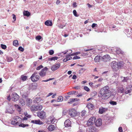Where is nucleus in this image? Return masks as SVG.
<instances>
[{
  "instance_id": "obj_1",
  "label": "nucleus",
  "mask_w": 132,
  "mask_h": 132,
  "mask_svg": "<svg viewBox=\"0 0 132 132\" xmlns=\"http://www.w3.org/2000/svg\"><path fill=\"white\" fill-rule=\"evenodd\" d=\"M98 93V96L103 101L108 99L111 94L109 87L107 85L101 88Z\"/></svg>"
},
{
  "instance_id": "obj_2",
  "label": "nucleus",
  "mask_w": 132,
  "mask_h": 132,
  "mask_svg": "<svg viewBox=\"0 0 132 132\" xmlns=\"http://www.w3.org/2000/svg\"><path fill=\"white\" fill-rule=\"evenodd\" d=\"M38 73L37 72H35L30 77L31 80L33 82L39 80L40 77L37 75Z\"/></svg>"
},
{
  "instance_id": "obj_3",
  "label": "nucleus",
  "mask_w": 132,
  "mask_h": 132,
  "mask_svg": "<svg viewBox=\"0 0 132 132\" xmlns=\"http://www.w3.org/2000/svg\"><path fill=\"white\" fill-rule=\"evenodd\" d=\"M21 121V118L19 116H17L14 117L13 120L12 121L11 123L13 125H18Z\"/></svg>"
},
{
  "instance_id": "obj_4",
  "label": "nucleus",
  "mask_w": 132,
  "mask_h": 132,
  "mask_svg": "<svg viewBox=\"0 0 132 132\" xmlns=\"http://www.w3.org/2000/svg\"><path fill=\"white\" fill-rule=\"evenodd\" d=\"M112 68L115 71H117L119 69L118 63L115 61H112L111 63Z\"/></svg>"
},
{
  "instance_id": "obj_5",
  "label": "nucleus",
  "mask_w": 132,
  "mask_h": 132,
  "mask_svg": "<svg viewBox=\"0 0 132 132\" xmlns=\"http://www.w3.org/2000/svg\"><path fill=\"white\" fill-rule=\"evenodd\" d=\"M96 118L95 117L90 118L87 121L86 125L88 126L92 125L95 122Z\"/></svg>"
},
{
  "instance_id": "obj_6",
  "label": "nucleus",
  "mask_w": 132,
  "mask_h": 132,
  "mask_svg": "<svg viewBox=\"0 0 132 132\" xmlns=\"http://www.w3.org/2000/svg\"><path fill=\"white\" fill-rule=\"evenodd\" d=\"M77 112L74 109H71L69 110V114L71 117H74L77 116Z\"/></svg>"
},
{
  "instance_id": "obj_7",
  "label": "nucleus",
  "mask_w": 132,
  "mask_h": 132,
  "mask_svg": "<svg viewBox=\"0 0 132 132\" xmlns=\"http://www.w3.org/2000/svg\"><path fill=\"white\" fill-rule=\"evenodd\" d=\"M48 69L46 67L43 69L39 72V75L42 77H43L46 75V73L48 70Z\"/></svg>"
},
{
  "instance_id": "obj_8",
  "label": "nucleus",
  "mask_w": 132,
  "mask_h": 132,
  "mask_svg": "<svg viewBox=\"0 0 132 132\" xmlns=\"http://www.w3.org/2000/svg\"><path fill=\"white\" fill-rule=\"evenodd\" d=\"M19 98V96L16 93H13L11 95V100L14 101H18Z\"/></svg>"
},
{
  "instance_id": "obj_9",
  "label": "nucleus",
  "mask_w": 132,
  "mask_h": 132,
  "mask_svg": "<svg viewBox=\"0 0 132 132\" xmlns=\"http://www.w3.org/2000/svg\"><path fill=\"white\" fill-rule=\"evenodd\" d=\"M60 65V63H56L54 65L51 66V69L52 71H55L58 69Z\"/></svg>"
},
{
  "instance_id": "obj_10",
  "label": "nucleus",
  "mask_w": 132,
  "mask_h": 132,
  "mask_svg": "<svg viewBox=\"0 0 132 132\" xmlns=\"http://www.w3.org/2000/svg\"><path fill=\"white\" fill-rule=\"evenodd\" d=\"M110 59V57L109 55L108 54L105 55L102 57L101 60L105 62H107L109 61Z\"/></svg>"
},
{
  "instance_id": "obj_11",
  "label": "nucleus",
  "mask_w": 132,
  "mask_h": 132,
  "mask_svg": "<svg viewBox=\"0 0 132 132\" xmlns=\"http://www.w3.org/2000/svg\"><path fill=\"white\" fill-rule=\"evenodd\" d=\"M46 114V113L43 111L37 113V116L42 119H44L45 117Z\"/></svg>"
},
{
  "instance_id": "obj_12",
  "label": "nucleus",
  "mask_w": 132,
  "mask_h": 132,
  "mask_svg": "<svg viewBox=\"0 0 132 132\" xmlns=\"http://www.w3.org/2000/svg\"><path fill=\"white\" fill-rule=\"evenodd\" d=\"M64 125L65 127H71V122L69 119L65 120L64 122Z\"/></svg>"
},
{
  "instance_id": "obj_13",
  "label": "nucleus",
  "mask_w": 132,
  "mask_h": 132,
  "mask_svg": "<svg viewBox=\"0 0 132 132\" xmlns=\"http://www.w3.org/2000/svg\"><path fill=\"white\" fill-rule=\"evenodd\" d=\"M94 123H95V125L97 127L100 126L102 125V119L100 118L98 119Z\"/></svg>"
},
{
  "instance_id": "obj_14",
  "label": "nucleus",
  "mask_w": 132,
  "mask_h": 132,
  "mask_svg": "<svg viewBox=\"0 0 132 132\" xmlns=\"http://www.w3.org/2000/svg\"><path fill=\"white\" fill-rule=\"evenodd\" d=\"M31 122L34 123L39 125H42L43 124V122L40 121V120H32L31 121Z\"/></svg>"
},
{
  "instance_id": "obj_15",
  "label": "nucleus",
  "mask_w": 132,
  "mask_h": 132,
  "mask_svg": "<svg viewBox=\"0 0 132 132\" xmlns=\"http://www.w3.org/2000/svg\"><path fill=\"white\" fill-rule=\"evenodd\" d=\"M107 109L101 107L100 108L99 110V113L100 114H102L104 112L106 111Z\"/></svg>"
},
{
  "instance_id": "obj_16",
  "label": "nucleus",
  "mask_w": 132,
  "mask_h": 132,
  "mask_svg": "<svg viewBox=\"0 0 132 132\" xmlns=\"http://www.w3.org/2000/svg\"><path fill=\"white\" fill-rule=\"evenodd\" d=\"M13 112V110L11 106L10 107L9 109H7L6 111V113L12 114Z\"/></svg>"
},
{
  "instance_id": "obj_17",
  "label": "nucleus",
  "mask_w": 132,
  "mask_h": 132,
  "mask_svg": "<svg viewBox=\"0 0 132 132\" xmlns=\"http://www.w3.org/2000/svg\"><path fill=\"white\" fill-rule=\"evenodd\" d=\"M34 103H38L41 100L40 98L39 97H35L34 98Z\"/></svg>"
},
{
  "instance_id": "obj_18",
  "label": "nucleus",
  "mask_w": 132,
  "mask_h": 132,
  "mask_svg": "<svg viewBox=\"0 0 132 132\" xmlns=\"http://www.w3.org/2000/svg\"><path fill=\"white\" fill-rule=\"evenodd\" d=\"M45 25L48 26H51L52 25V23L51 21L48 20L46 21L45 23Z\"/></svg>"
},
{
  "instance_id": "obj_19",
  "label": "nucleus",
  "mask_w": 132,
  "mask_h": 132,
  "mask_svg": "<svg viewBox=\"0 0 132 132\" xmlns=\"http://www.w3.org/2000/svg\"><path fill=\"white\" fill-rule=\"evenodd\" d=\"M101 56L97 55L95 57L94 61L96 62H99L100 60H101Z\"/></svg>"
},
{
  "instance_id": "obj_20",
  "label": "nucleus",
  "mask_w": 132,
  "mask_h": 132,
  "mask_svg": "<svg viewBox=\"0 0 132 132\" xmlns=\"http://www.w3.org/2000/svg\"><path fill=\"white\" fill-rule=\"evenodd\" d=\"M27 106L28 107H30L31 104L32 103V100L31 99L29 98L27 99Z\"/></svg>"
},
{
  "instance_id": "obj_21",
  "label": "nucleus",
  "mask_w": 132,
  "mask_h": 132,
  "mask_svg": "<svg viewBox=\"0 0 132 132\" xmlns=\"http://www.w3.org/2000/svg\"><path fill=\"white\" fill-rule=\"evenodd\" d=\"M30 109L32 111H37V105H32Z\"/></svg>"
},
{
  "instance_id": "obj_22",
  "label": "nucleus",
  "mask_w": 132,
  "mask_h": 132,
  "mask_svg": "<svg viewBox=\"0 0 132 132\" xmlns=\"http://www.w3.org/2000/svg\"><path fill=\"white\" fill-rule=\"evenodd\" d=\"M19 103L21 106H23L25 105V103L24 101L22 99H20L19 101Z\"/></svg>"
},
{
  "instance_id": "obj_23",
  "label": "nucleus",
  "mask_w": 132,
  "mask_h": 132,
  "mask_svg": "<svg viewBox=\"0 0 132 132\" xmlns=\"http://www.w3.org/2000/svg\"><path fill=\"white\" fill-rule=\"evenodd\" d=\"M55 128V126L54 125H51L49 126L48 129L50 131H52Z\"/></svg>"
},
{
  "instance_id": "obj_24",
  "label": "nucleus",
  "mask_w": 132,
  "mask_h": 132,
  "mask_svg": "<svg viewBox=\"0 0 132 132\" xmlns=\"http://www.w3.org/2000/svg\"><path fill=\"white\" fill-rule=\"evenodd\" d=\"M79 100V99L77 98H71L69 100V102H68V103H71L74 102L75 101H78Z\"/></svg>"
},
{
  "instance_id": "obj_25",
  "label": "nucleus",
  "mask_w": 132,
  "mask_h": 132,
  "mask_svg": "<svg viewBox=\"0 0 132 132\" xmlns=\"http://www.w3.org/2000/svg\"><path fill=\"white\" fill-rule=\"evenodd\" d=\"M96 129L95 127H92L90 128L89 129V132H96Z\"/></svg>"
},
{
  "instance_id": "obj_26",
  "label": "nucleus",
  "mask_w": 132,
  "mask_h": 132,
  "mask_svg": "<svg viewBox=\"0 0 132 132\" xmlns=\"http://www.w3.org/2000/svg\"><path fill=\"white\" fill-rule=\"evenodd\" d=\"M86 113V111L85 110H83L79 113V116L82 117H84L85 116Z\"/></svg>"
},
{
  "instance_id": "obj_27",
  "label": "nucleus",
  "mask_w": 132,
  "mask_h": 132,
  "mask_svg": "<svg viewBox=\"0 0 132 132\" xmlns=\"http://www.w3.org/2000/svg\"><path fill=\"white\" fill-rule=\"evenodd\" d=\"M23 15L28 17L30 15V13L28 11H24L23 12Z\"/></svg>"
},
{
  "instance_id": "obj_28",
  "label": "nucleus",
  "mask_w": 132,
  "mask_h": 132,
  "mask_svg": "<svg viewBox=\"0 0 132 132\" xmlns=\"http://www.w3.org/2000/svg\"><path fill=\"white\" fill-rule=\"evenodd\" d=\"M94 106V105L91 103H88L87 104V107L89 109L92 108Z\"/></svg>"
},
{
  "instance_id": "obj_29",
  "label": "nucleus",
  "mask_w": 132,
  "mask_h": 132,
  "mask_svg": "<svg viewBox=\"0 0 132 132\" xmlns=\"http://www.w3.org/2000/svg\"><path fill=\"white\" fill-rule=\"evenodd\" d=\"M42 108V105L38 104V105H37V111H40Z\"/></svg>"
},
{
  "instance_id": "obj_30",
  "label": "nucleus",
  "mask_w": 132,
  "mask_h": 132,
  "mask_svg": "<svg viewBox=\"0 0 132 132\" xmlns=\"http://www.w3.org/2000/svg\"><path fill=\"white\" fill-rule=\"evenodd\" d=\"M124 92V88L123 87H121L119 88L118 90V92L119 93H123Z\"/></svg>"
},
{
  "instance_id": "obj_31",
  "label": "nucleus",
  "mask_w": 132,
  "mask_h": 132,
  "mask_svg": "<svg viewBox=\"0 0 132 132\" xmlns=\"http://www.w3.org/2000/svg\"><path fill=\"white\" fill-rule=\"evenodd\" d=\"M116 53L118 54H123V52L121 50V49H117L116 50Z\"/></svg>"
},
{
  "instance_id": "obj_32",
  "label": "nucleus",
  "mask_w": 132,
  "mask_h": 132,
  "mask_svg": "<svg viewBox=\"0 0 132 132\" xmlns=\"http://www.w3.org/2000/svg\"><path fill=\"white\" fill-rule=\"evenodd\" d=\"M6 60L8 62H11L13 60V59L11 57L7 56L6 57Z\"/></svg>"
},
{
  "instance_id": "obj_33",
  "label": "nucleus",
  "mask_w": 132,
  "mask_h": 132,
  "mask_svg": "<svg viewBox=\"0 0 132 132\" xmlns=\"http://www.w3.org/2000/svg\"><path fill=\"white\" fill-rule=\"evenodd\" d=\"M58 58L57 57H54L49 58V60L50 61L55 60H57Z\"/></svg>"
},
{
  "instance_id": "obj_34",
  "label": "nucleus",
  "mask_w": 132,
  "mask_h": 132,
  "mask_svg": "<svg viewBox=\"0 0 132 132\" xmlns=\"http://www.w3.org/2000/svg\"><path fill=\"white\" fill-rule=\"evenodd\" d=\"M29 126L28 124H24L22 123H21L19 125V126L20 127H24L26 126Z\"/></svg>"
},
{
  "instance_id": "obj_35",
  "label": "nucleus",
  "mask_w": 132,
  "mask_h": 132,
  "mask_svg": "<svg viewBox=\"0 0 132 132\" xmlns=\"http://www.w3.org/2000/svg\"><path fill=\"white\" fill-rule=\"evenodd\" d=\"M63 97L62 96H59L57 100V102H61L63 101Z\"/></svg>"
},
{
  "instance_id": "obj_36",
  "label": "nucleus",
  "mask_w": 132,
  "mask_h": 132,
  "mask_svg": "<svg viewBox=\"0 0 132 132\" xmlns=\"http://www.w3.org/2000/svg\"><path fill=\"white\" fill-rule=\"evenodd\" d=\"M78 93V92L76 91H71L68 92L67 93L68 94L70 95L73 94H75L76 93Z\"/></svg>"
},
{
  "instance_id": "obj_37",
  "label": "nucleus",
  "mask_w": 132,
  "mask_h": 132,
  "mask_svg": "<svg viewBox=\"0 0 132 132\" xmlns=\"http://www.w3.org/2000/svg\"><path fill=\"white\" fill-rule=\"evenodd\" d=\"M123 63L122 61H120L118 63V66L119 68L121 67H122L123 65Z\"/></svg>"
},
{
  "instance_id": "obj_38",
  "label": "nucleus",
  "mask_w": 132,
  "mask_h": 132,
  "mask_svg": "<svg viewBox=\"0 0 132 132\" xmlns=\"http://www.w3.org/2000/svg\"><path fill=\"white\" fill-rule=\"evenodd\" d=\"M13 45L15 46H17L18 45V41L17 40H15L13 42Z\"/></svg>"
},
{
  "instance_id": "obj_39",
  "label": "nucleus",
  "mask_w": 132,
  "mask_h": 132,
  "mask_svg": "<svg viewBox=\"0 0 132 132\" xmlns=\"http://www.w3.org/2000/svg\"><path fill=\"white\" fill-rule=\"evenodd\" d=\"M21 78L22 80L24 81L26 80L27 77L26 76L22 75L21 76Z\"/></svg>"
},
{
  "instance_id": "obj_40",
  "label": "nucleus",
  "mask_w": 132,
  "mask_h": 132,
  "mask_svg": "<svg viewBox=\"0 0 132 132\" xmlns=\"http://www.w3.org/2000/svg\"><path fill=\"white\" fill-rule=\"evenodd\" d=\"M110 103L113 105H116L117 104V102L113 101H111L109 102Z\"/></svg>"
},
{
  "instance_id": "obj_41",
  "label": "nucleus",
  "mask_w": 132,
  "mask_h": 132,
  "mask_svg": "<svg viewBox=\"0 0 132 132\" xmlns=\"http://www.w3.org/2000/svg\"><path fill=\"white\" fill-rule=\"evenodd\" d=\"M67 52H68L69 54H70L72 52V51L71 50H69L66 51H64V52H63V53H64V54H66L67 53Z\"/></svg>"
},
{
  "instance_id": "obj_42",
  "label": "nucleus",
  "mask_w": 132,
  "mask_h": 132,
  "mask_svg": "<svg viewBox=\"0 0 132 132\" xmlns=\"http://www.w3.org/2000/svg\"><path fill=\"white\" fill-rule=\"evenodd\" d=\"M124 79L122 80V81L123 82H127V81L128 80L129 78L128 77H124Z\"/></svg>"
},
{
  "instance_id": "obj_43",
  "label": "nucleus",
  "mask_w": 132,
  "mask_h": 132,
  "mask_svg": "<svg viewBox=\"0 0 132 132\" xmlns=\"http://www.w3.org/2000/svg\"><path fill=\"white\" fill-rule=\"evenodd\" d=\"M24 114L25 116L27 118H30L31 117V116L30 115L28 114L27 112L24 113Z\"/></svg>"
},
{
  "instance_id": "obj_44",
  "label": "nucleus",
  "mask_w": 132,
  "mask_h": 132,
  "mask_svg": "<svg viewBox=\"0 0 132 132\" xmlns=\"http://www.w3.org/2000/svg\"><path fill=\"white\" fill-rule=\"evenodd\" d=\"M73 13L74 16L76 17H78V15L77 14V12L75 10H74L73 11Z\"/></svg>"
},
{
  "instance_id": "obj_45",
  "label": "nucleus",
  "mask_w": 132,
  "mask_h": 132,
  "mask_svg": "<svg viewBox=\"0 0 132 132\" xmlns=\"http://www.w3.org/2000/svg\"><path fill=\"white\" fill-rule=\"evenodd\" d=\"M1 48L3 49H5L6 48V46L4 44H1Z\"/></svg>"
},
{
  "instance_id": "obj_46",
  "label": "nucleus",
  "mask_w": 132,
  "mask_h": 132,
  "mask_svg": "<svg viewBox=\"0 0 132 132\" xmlns=\"http://www.w3.org/2000/svg\"><path fill=\"white\" fill-rule=\"evenodd\" d=\"M15 106L16 108L17 109H18L19 110H21V108L19 105L15 104Z\"/></svg>"
},
{
  "instance_id": "obj_47",
  "label": "nucleus",
  "mask_w": 132,
  "mask_h": 132,
  "mask_svg": "<svg viewBox=\"0 0 132 132\" xmlns=\"http://www.w3.org/2000/svg\"><path fill=\"white\" fill-rule=\"evenodd\" d=\"M43 66L42 65H40L39 66L37 67L36 68V69L37 70H39L40 69L43 68Z\"/></svg>"
},
{
  "instance_id": "obj_48",
  "label": "nucleus",
  "mask_w": 132,
  "mask_h": 132,
  "mask_svg": "<svg viewBox=\"0 0 132 132\" xmlns=\"http://www.w3.org/2000/svg\"><path fill=\"white\" fill-rule=\"evenodd\" d=\"M21 52H23L24 51V48H22V47L21 46L19 47L18 49Z\"/></svg>"
},
{
  "instance_id": "obj_49",
  "label": "nucleus",
  "mask_w": 132,
  "mask_h": 132,
  "mask_svg": "<svg viewBox=\"0 0 132 132\" xmlns=\"http://www.w3.org/2000/svg\"><path fill=\"white\" fill-rule=\"evenodd\" d=\"M56 119L53 118L51 120V123H54L56 121Z\"/></svg>"
},
{
  "instance_id": "obj_50",
  "label": "nucleus",
  "mask_w": 132,
  "mask_h": 132,
  "mask_svg": "<svg viewBox=\"0 0 132 132\" xmlns=\"http://www.w3.org/2000/svg\"><path fill=\"white\" fill-rule=\"evenodd\" d=\"M84 89L87 92H88L89 90V88L87 86H85L84 87Z\"/></svg>"
},
{
  "instance_id": "obj_51",
  "label": "nucleus",
  "mask_w": 132,
  "mask_h": 132,
  "mask_svg": "<svg viewBox=\"0 0 132 132\" xmlns=\"http://www.w3.org/2000/svg\"><path fill=\"white\" fill-rule=\"evenodd\" d=\"M54 79V78H50V79H47V80H42V82H46L48 81H50V80H53Z\"/></svg>"
},
{
  "instance_id": "obj_52",
  "label": "nucleus",
  "mask_w": 132,
  "mask_h": 132,
  "mask_svg": "<svg viewBox=\"0 0 132 132\" xmlns=\"http://www.w3.org/2000/svg\"><path fill=\"white\" fill-rule=\"evenodd\" d=\"M49 53L50 55H52L54 53V51L53 50H51L49 51Z\"/></svg>"
},
{
  "instance_id": "obj_53",
  "label": "nucleus",
  "mask_w": 132,
  "mask_h": 132,
  "mask_svg": "<svg viewBox=\"0 0 132 132\" xmlns=\"http://www.w3.org/2000/svg\"><path fill=\"white\" fill-rule=\"evenodd\" d=\"M80 53L79 52H77L75 53H73L72 54H71V55H70V56H73L74 55H77L79 54Z\"/></svg>"
},
{
  "instance_id": "obj_54",
  "label": "nucleus",
  "mask_w": 132,
  "mask_h": 132,
  "mask_svg": "<svg viewBox=\"0 0 132 132\" xmlns=\"http://www.w3.org/2000/svg\"><path fill=\"white\" fill-rule=\"evenodd\" d=\"M36 39L38 40H40L42 38V37L40 36H37L36 37Z\"/></svg>"
},
{
  "instance_id": "obj_55",
  "label": "nucleus",
  "mask_w": 132,
  "mask_h": 132,
  "mask_svg": "<svg viewBox=\"0 0 132 132\" xmlns=\"http://www.w3.org/2000/svg\"><path fill=\"white\" fill-rule=\"evenodd\" d=\"M80 57L78 56H77V55H76V56H74L73 58V59L74 60V59H80Z\"/></svg>"
},
{
  "instance_id": "obj_56",
  "label": "nucleus",
  "mask_w": 132,
  "mask_h": 132,
  "mask_svg": "<svg viewBox=\"0 0 132 132\" xmlns=\"http://www.w3.org/2000/svg\"><path fill=\"white\" fill-rule=\"evenodd\" d=\"M97 24L93 23L92 24V28H94L95 27H97Z\"/></svg>"
},
{
  "instance_id": "obj_57",
  "label": "nucleus",
  "mask_w": 132,
  "mask_h": 132,
  "mask_svg": "<svg viewBox=\"0 0 132 132\" xmlns=\"http://www.w3.org/2000/svg\"><path fill=\"white\" fill-rule=\"evenodd\" d=\"M73 88L76 89H78L80 88V86H76L73 87Z\"/></svg>"
},
{
  "instance_id": "obj_58",
  "label": "nucleus",
  "mask_w": 132,
  "mask_h": 132,
  "mask_svg": "<svg viewBox=\"0 0 132 132\" xmlns=\"http://www.w3.org/2000/svg\"><path fill=\"white\" fill-rule=\"evenodd\" d=\"M12 15L13 16V18L14 19V21H15L16 19V17L15 15L14 14H13Z\"/></svg>"
},
{
  "instance_id": "obj_59",
  "label": "nucleus",
  "mask_w": 132,
  "mask_h": 132,
  "mask_svg": "<svg viewBox=\"0 0 132 132\" xmlns=\"http://www.w3.org/2000/svg\"><path fill=\"white\" fill-rule=\"evenodd\" d=\"M118 130L120 132H122V128L121 127L119 128Z\"/></svg>"
},
{
  "instance_id": "obj_60",
  "label": "nucleus",
  "mask_w": 132,
  "mask_h": 132,
  "mask_svg": "<svg viewBox=\"0 0 132 132\" xmlns=\"http://www.w3.org/2000/svg\"><path fill=\"white\" fill-rule=\"evenodd\" d=\"M68 60V58H67L66 57V58H65L63 60V62H66Z\"/></svg>"
},
{
  "instance_id": "obj_61",
  "label": "nucleus",
  "mask_w": 132,
  "mask_h": 132,
  "mask_svg": "<svg viewBox=\"0 0 132 132\" xmlns=\"http://www.w3.org/2000/svg\"><path fill=\"white\" fill-rule=\"evenodd\" d=\"M65 25L63 26V25H60L58 26V27L60 28H63V27H65Z\"/></svg>"
},
{
  "instance_id": "obj_62",
  "label": "nucleus",
  "mask_w": 132,
  "mask_h": 132,
  "mask_svg": "<svg viewBox=\"0 0 132 132\" xmlns=\"http://www.w3.org/2000/svg\"><path fill=\"white\" fill-rule=\"evenodd\" d=\"M131 92V91L130 90H127V91H125V93L126 94H127L128 93H130Z\"/></svg>"
},
{
  "instance_id": "obj_63",
  "label": "nucleus",
  "mask_w": 132,
  "mask_h": 132,
  "mask_svg": "<svg viewBox=\"0 0 132 132\" xmlns=\"http://www.w3.org/2000/svg\"><path fill=\"white\" fill-rule=\"evenodd\" d=\"M10 95H9L7 97V99L9 101H10L11 100V98H10Z\"/></svg>"
},
{
  "instance_id": "obj_64",
  "label": "nucleus",
  "mask_w": 132,
  "mask_h": 132,
  "mask_svg": "<svg viewBox=\"0 0 132 132\" xmlns=\"http://www.w3.org/2000/svg\"><path fill=\"white\" fill-rule=\"evenodd\" d=\"M77 77L76 75H74L72 77V78L73 79H75Z\"/></svg>"
}]
</instances>
